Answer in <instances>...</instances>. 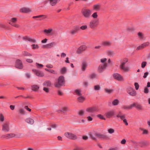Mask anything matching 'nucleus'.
<instances>
[{"label": "nucleus", "instance_id": "1", "mask_svg": "<svg viewBox=\"0 0 150 150\" xmlns=\"http://www.w3.org/2000/svg\"><path fill=\"white\" fill-rule=\"evenodd\" d=\"M128 61V59L127 58H124L121 61L120 67V69L124 72H128L130 70V67L128 66H125V64Z\"/></svg>", "mask_w": 150, "mask_h": 150}, {"label": "nucleus", "instance_id": "2", "mask_svg": "<svg viewBox=\"0 0 150 150\" xmlns=\"http://www.w3.org/2000/svg\"><path fill=\"white\" fill-rule=\"evenodd\" d=\"M65 83L64 77L63 76H60L55 84L56 87L59 88L64 85Z\"/></svg>", "mask_w": 150, "mask_h": 150}, {"label": "nucleus", "instance_id": "3", "mask_svg": "<svg viewBox=\"0 0 150 150\" xmlns=\"http://www.w3.org/2000/svg\"><path fill=\"white\" fill-rule=\"evenodd\" d=\"M82 13L84 17L86 19H89L91 17L92 11L89 9H83L82 11Z\"/></svg>", "mask_w": 150, "mask_h": 150}, {"label": "nucleus", "instance_id": "4", "mask_svg": "<svg viewBox=\"0 0 150 150\" xmlns=\"http://www.w3.org/2000/svg\"><path fill=\"white\" fill-rule=\"evenodd\" d=\"M65 136L68 139H76L77 138V136L74 134L66 132L64 133Z\"/></svg>", "mask_w": 150, "mask_h": 150}, {"label": "nucleus", "instance_id": "5", "mask_svg": "<svg viewBox=\"0 0 150 150\" xmlns=\"http://www.w3.org/2000/svg\"><path fill=\"white\" fill-rule=\"evenodd\" d=\"M86 111L87 113H93L95 112H98L99 109L97 107L94 106L87 108Z\"/></svg>", "mask_w": 150, "mask_h": 150}, {"label": "nucleus", "instance_id": "6", "mask_svg": "<svg viewBox=\"0 0 150 150\" xmlns=\"http://www.w3.org/2000/svg\"><path fill=\"white\" fill-rule=\"evenodd\" d=\"M98 20L94 19L91 21L89 24L90 28H93L96 27L99 23Z\"/></svg>", "mask_w": 150, "mask_h": 150}, {"label": "nucleus", "instance_id": "7", "mask_svg": "<svg viewBox=\"0 0 150 150\" xmlns=\"http://www.w3.org/2000/svg\"><path fill=\"white\" fill-rule=\"evenodd\" d=\"M115 114V112L114 110H112L106 112L105 113V115L108 118H110L114 116Z\"/></svg>", "mask_w": 150, "mask_h": 150}, {"label": "nucleus", "instance_id": "8", "mask_svg": "<svg viewBox=\"0 0 150 150\" xmlns=\"http://www.w3.org/2000/svg\"><path fill=\"white\" fill-rule=\"evenodd\" d=\"M2 130L5 132H8L10 131L9 124L8 122L4 123L2 125Z\"/></svg>", "mask_w": 150, "mask_h": 150}, {"label": "nucleus", "instance_id": "9", "mask_svg": "<svg viewBox=\"0 0 150 150\" xmlns=\"http://www.w3.org/2000/svg\"><path fill=\"white\" fill-rule=\"evenodd\" d=\"M127 90L128 93L132 96H135L136 95V92L133 88L128 87L127 88Z\"/></svg>", "mask_w": 150, "mask_h": 150}, {"label": "nucleus", "instance_id": "10", "mask_svg": "<svg viewBox=\"0 0 150 150\" xmlns=\"http://www.w3.org/2000/svg\"><path fill=\"white\" fill-rule=\"evenodd\" d=\"M113 76L114 79L118 81H124L125 79L123 77L118 73H115L113 74Z\"/></svg>", "mask_w": 150, "mask_h": 150}, {"label": "nucleus", "instance_id": "11", "mask_svg": "<svg viewBox=\"0 0 150 150\" xmlns=\"http://www.w3.org/2000/svg\"><path fill=\"white\" fill-rule=\"evenodd\" d=\"M79 30V26H76L73 29L70 31L69 33L71 35H74L76 34Z\"/></svg>", "mask_w": 150, "mask_h": 150}, {"label": "nucleus", "instance_id": "12", "mask_svg": "<svg viewBox=\"0 0 150 150\" xmlns=\"http://www.w3.org/2000/svg\"><path fill=\"white\" fill-rule=\"evenodd\" d=\"M32 71L36 76H38L43 77L44 75L43 72L38 70L34 69H33Z\"/></svg>", "mask_w": 150, "mask_h": 150}, {"label": "nucleus", "instance_id": "13", "mask_svg": "<svg viewBox=\"0 0 150 150\" xmlns=\"http://www.w3.org/2000/svg\"><path fill=\"white\" fill-rule=\"evenodd\" d=\"M17 21V18H11V19L9 23V24L15 27L18 28L19 26V25L18 24L16 23V22Z\"/></svg>", "mask_w": 150, "mask_h": 150}, {"label": "nucleus", "instance_id": "14", "mask_svg": "<svg viewBox=\"0 0 150 150\" xmlns=\"http://www.w3.org/2000/svg\"><path fill=\"white\" fill-rule=\"evenodd\" d=\"M16 67L19 69H21L23 67L22 62L19 59L16 60L15 64Z\"/></svg>", "mask_w": 150, "mask_h": 150}, {"label": "nucleus", "instance_id": "15", "mask_svg": "<svg viewBox=\"0 0 150 150\" xmlns=\"http://www.w3.org/2000/svg\"><path fill=\"white\" fill-rule=\"evenodd\" d=\"M107 67V64H106L100 65L98 68V71L100 73L102 72Z\"/></svg>", "mask_w": 150, "mask_h": 150}, {"label": "nucleus", "instance_id": "16", "mask_svg": "<svg viewBox=\"0 0 150 150\" xmlns=\"http://www.w3.org/2000/svg\"><path fill=\"white\" fill-rule=\"evenodd\" d=\"M119 103V100L117 99H115L112 103L111 102H108V105L109 106H111L112 105L113 106H116L118 105Z\"/></svg>", "mask_w": 150, "mask_h": 150}, {"label": "nucleus", "instance_id": "17", "mask_svg": "<svg viewBox=\"0 0 150 150\" xmlns=\"http://www.w3.org/2000/svg\"><path fill=\"white\" fill-rule=\"evenodd\" d=\"M20 11L22 13H27L31 12L32 10L29 8L24 7L21 8Z\"/></svg>", "mask_w": 150, "mask_h": 150}, {"label": "nucleus", "instance_id": "18", "mask_svg": "<svg viewBox=\"0 0 150 150\" xmlns=\"http://www.w3.org/2000/svg\"><path fill=\"white\" fill-rule=\"evenodd\" d=\"M86 48L85 45H82L77 50V53L79 54H80L82 51L85 50Z\"/></svg>", "mask_w": 150, "mask_h": 150}, {"label": "nucleus", "instance_id": "19", "mask_svg": "<svg viewBox=\"0 0 150 150\" xmlns=\"http://www.w3.org/2000/svg\"><path fill=\"white\" fill-rule=\"evenodd\" d=\"M88 64L86 62H83L81 64V70L83 71H84L87 68Z\"/></svg>", "mask_w": 150, "mask_h": 150}, {"label": "nucleus", "instance_id": "20", "mask_svg": "<svg viewBox=\"0 0 150 150\" xmlns=\"http://www.w3.org/2000/svg\"><path fill=\"white\" fill-rule=\"evenodd\" d=\"M23 39L27 41H28L33 43H36V42L35 39L32 38H30L28 37H24Z\"/></svg>", "mask_w": 150, "mask_h": 150}, {"label": "nucleus", "instance_id": "21", "mask_svg": "<svg viewBox=\"0 0 150 150\" xmlns=\"http://www.w3.org/2000/svg\"><path fill=\"white\" fill-rule=\"evenodd\" d=\"M15 134H13V133L3 135L2 136V137L9 139V138H12L13 137H15Z\"/></svg>", "mask_w": 150, "mask_h": 150}, {"label": "nucleus", "instance_id": "22", "mask_svg": "<svg viewBox=\"0 0 150 150\" xmlns=\"http://www.w3.org/2000/svg\"><path fill=\"white\" fill-rule=\"evenodd\" d=\"M97 139L105 138L107 137V136L103 134L96 132V134Z\"/></svg>", "mask_w": 150, "mask_h": 150}, {"label": "nucleus", "instance_id": "23", "mask_svg": "<svg viewBox=\"0 0 150 150\" xmlns=\"http://www.w3.org/2000/svg\"><path fill=\"white\" fill-rule=\"evenodd\" d=\"M52 6H55L57 3L58 0H47Z\"/></svg>", "mask_w": 150, "mask_h": 150}, {"label": "nucleus", "instance_id": "24", "mask_svg": "<svg viewBox=\"0 0 150 150\" xmlns=\"http://www.w3.org/2000/svg\"><path fill=\"white\" fill-rule=\"evenodd\" d=\"M40 88L39 86L37 85H34L31 86V89L34 91L37 92Z\"/></svg>", "mask_w": 150, "mask_h": 150}, {"label": "nucleus", "instance_id": "25", "mask_svg": "<svg viewBox=\"0 0 150 150\" xmlns=\"http://www.w3.org/2000/svg\"><path fill=\"white\" fill-rule=\"evenodd\" d=\"M51 82L50 81L47 80L45 81L42 84L43 86L45 87H50L51 85Z\"/></svg>", "mask_w": 150, "mask_h": 150}, {"label": "nucleus", "instance_id": "26", "mask_svg": "<svg viewBox=\"0 0 150 150\" xmlns=\"http://www.w3.org/2000/svg\"><path fill=\"white\" fill-rule=\"evenodd\" d=\"M74 94L78 97L82 95L81 91V89H76L74 90Z\"/></svg>", "mask_w": 150, "mask_h": 150}, {"label": "nucleus", "instance_id": "27", "mask_svg": "<svg viewBox=\"0 0 150 150\" xmlns=\"http://www.w3.org/2000/svg\"><path fill=\"white\" fill-rule=\"evenodd\" d=\"M25 121L27 123L31 125L33 124L34 123V120L31 118H28L25 120Z\"/></svg>", "mask_w": 150, "mask_h": 150}, {"label": "nucleus", "instance_id": "28", "mask_svg": "<svg viewBox=\"0 0 150 150\" xmlns=\"http://www.w3.org/2000/svg\"><path fill=\"white\" fill-rule=\"evenodd\" d=\"M85 98L82 95L78 97L77 100L80 103H82L85 100Z\"/></svg>", "mask_w": 150, "mask_h": 150}, {"label": "nucleus", "instance_id": "29", "mask_svg": "<svg viewBox=\"0 0 150 150\" xmlns=\"http://www.w3.org/2000/svg\"><path fill=\"white\" fill-rule=\"evenodd\" d=\"M52 31V29L51 28L48 29H45L44 30V32L45 34L47 35H49L51 34V32Z\"/></svg>", "mask_w": 150, "mask_h": 150}, {"label": "nucleus", "instance_id": "30", "mask_svg": "<svg viewBox=\"0 0 150 150\" xmlns=\"http://www.w3.org/2000/svg\"><path fill=\"white\" fill-rule=\"evenodd\" d=\"M56 43L54 42H52L50 43L47 44V48H50L56 45Z\"/></svg>", "mask_w": 150, "mask_h": 150}, {"label": "nucleus", "instance_id": "31", "mask_svg": "<svg viewBox=\"0 0 150 150\" xmlns=\"http://www.w3.org/2000/svg\"><path fill=\"white\" fill-rule=\"evenodd\" d=\"M60 111L64 113H65L67 112L68 111L67 108V107H64L61 108Z\"/></svg>", "mask_w": 150, "mask_h": 150}, {"label": "nucleus", "instance_id": "32", "mask_svg": "<svg viewBox=\"0 0 150 150\" xmlns=\"http://www.w3.org/2000/svg\"><path fill=\"white\" fill-rule=\"evenodd\" d=\"M89 77L91 79L98 78L97 75L95 73H92L91 74L89 75Z\"/></svg>", "mask_w": 150, "mask_h": 150}, {"label": "nucleus", "instance_id": "33", "mask_svg": "<svg viewBox=\"0 0 150 150\" xmlns=\"http://www.w3.org/2000/svg\"><path fill=\"white\" fill-rule=\"evenodd\" d=\"M22 55L23 56H31L32 54L27 52L24 51L22 52Z\"/></svg>", "mask_w": 150, "mask_h": 150}, {"label": "nucleus", "instance_id": "34", "mask_svg": "<svg viewBox=\"0 0 150 150\" xmlns=\"http://www.w3.org/2000/svg\"><path fill=\"white\" fill-rule=\"evenodd\" d=\"M18 112V113L21 115H24L26 113L25 110L23 109L22 108L20 109Z\"/></svg>", "mask_w": 150, "mask_h": 150}, {"label": "nucleus", "instance_id": "35", "mask_svg": "<svg viewBox=\"0 0 150 150\" xmlns=\"http://www.w3.org/2000/svg\"><path fill=\"white\" fill-rule=\"evenodd\" d=\"M42 18V19H40V20H41L42 19L45 18H46V17L45 15H39V16H34L33 17V18Z\"/></svg>", "mask_w": 150, "mask_h": 150}, {"label": "nucleus", "instance_id": "36", "mask_svg": "<svg viewBox=\"0 0 150 150\" xmlns=\"http://www.w3.org/2000/svg\"><path fill=\"white\" fill-rule=\"evenodd\" d=\"M96 132L91 134L90 135V136L91 138L93 140H96L97 138H96Z\"/></svg>", "mask_w": 150, "mask_h": 150}, {"label": "nucleus", "instance_id": "37", "mask_svg": "<svg viewBox=\"0 0 150 150\" xmlns=\"http://www.w3.org/2000/svg\"><path fill=\"white\" fill-rule=\"evenodd\" d=\"M100 89V87L99 85H95L94 86V89L96 91H98Z\"/></svg>", "mask_w": 150, "mask_h": 150}, {"label": "nucleus", "instance_id": "38", "mask_svg": "<svg viewBox=\"0 0 150 150\" xmlns=\"http://www.w3.org/2000/svg\"><path fill=\"white\" fill-rule=\"evenodd\" d=\"M117 117H118L120 118L121 120H123L124 119H125V115H120V112H119V114L117 115Z\"/></svg>", "mask_w": 150, "mask_h": 150}, {"label": "nucleus", "instance_id": "39", "mask_svg": "<svg viewBox=\"0 0 150 150\" xmlns=\"http://www.w3.org/2000/svg\"><path fill=\"white\" fill-rule=\"evenodd\" d=\"M111 44V43L110 41H106L103 42L102 45L105 46H108L110 45Z\"/></svg>", "mask_w": 150, "mask_h": 150}, {"label": "nucleus", "instance_id": "40", "mask_svg": "<svg viewBox=\"0 0 150 150\" xmlns=\"http://www.w3.org/2000/svg\"><path fill=\"white\" fill-rule=\"evenodd\" d=\"M60 71L62 74H64L66 72L67 69L65 67L62 68L60 69Z\"/></svg>", "mask_w": 150, "mask_h": 150}, {"label": "nucleus", "instance_id": "41", "mask_svg": "<svg viewBox=\"0 0 150 150\" xmlns=\"http://www.w3.org/2000/svg\"><path fill=\"white\" fill-rule=\"evenodd\" d=\"M107 54L108 55L110 56H113L114 54V52L110 50H109L107 51Z\"/></svg>", "mask_w": 150, "mask_h": 150}, {"label": "nucleus", "instance_id": "42", "mask_svg": "<svg viewBox=\"0 0 150 150\" xmlns=\"http://www.w3.org/2000/svg\"><path fill=\"white\" fill-rule=\"evenodd\" d=\"M122 109L125 110H129L131 109L130 105H124L122 106Z\"/></svg>", "mask_w": 150, "mask_h": 150}, {"label": "nucleus", "instance_id": "43", "mask_svg": "<svg viewBox=\"0 0 150 150\" xmlns=\"http://www.w3.org/2000/svg\"><path fill=\"white\" fill-rule=\"evenodd\" d=\"M96 116L97 117L101 120H105V118L101 114H98Z\"/></svg>", "mask_w": 150, "mask_h": 150}, {"label": "nucleus", "instance_id": "44", "mask_svg": "<svg viewBox=\"0 0 150 150\" xmlns=\"http://www.w3.org/2000/svg\"><path fill=\"white\" fill-rule=\"evenodd\" d=\"M100 5L98 4H96L94 6L93 8L94 9L98 11L99 9Z\"/></svg>", "mask_w": 150, "mask_h": 150}, {"label": "nucleus", "instance_id": "45", "mask_svg": "<svg viewBox=\"0 0 150 150\" xmlns=\"http://www.w3.org/2000/svg\"><path fill=\"white\" fill-rule=\"evenodd\" d=\"M91 16L94 19L97 18L98 17L97 13L94 12L92 15H91Z\"/></svg>", "mask_w": 150, "mask_h": 150}, {"label": "nucleus", "instance_id": "46", "mask_svg": "<svg viewBox=\"0 0 150 150\" xmlns=\"http://www.w3.org/2000/svg\"><path fill=\"white\" fill-rule=\"evenodd\" d=\"M105 91L106 93L110 94L112 92V90L108 88H105Z\"/></svg>", "mask_w": 150, "mask_h": 150}, {"label": "nucleus", "instance_id": "47", "mask_svg": "<svg viewBox=\"0 0 150 150\" xmlns=\"http://www.w3.org/2000/svg\"><path fill=\"white\" fill-rule=\"evenodd\" d=\"M32 48L34 49H38L39 47V46L37 44H33L32 45Z\"/></svg>", "mask_w": 150, "mask_h": 150}, {"label": "nucleus", "instance_id": "48", "mask_svg": "<svg viewBox=\"0 0 150 150\" xmlns=\"http://www.w3.org/2000/svg\"><path fill=\"white\" fill-rule=\"evenodd\" d=\"M84 111L83 110H79L78 112V115L80 116H83L84 114Z\"/></svg>", "mask_w": 150, "mask_h": 150}, {"label": "nucleus", "instance_id": "49", "mask_svg": "<svg viewBox=\"0 0 150 150\" xmlns=\"http://www.w3.org/2000/svg\"><path fill=\"white\" fill-rule=\"evenodd\" d=\"M87 26L86 25H83L79 27L80 30H84L87 28Z\"/></svg>", "mask_w": 150, "mask_h": 150}, {"label": "nucleus", "instance_id": "50", "mask_svg": "<svg viewBox=\"0 0 150 150\" xmlns=\"http://www.w3.org/2000/svg\"><path fill=\"white\" fill-rule=\"evenodd\" d=\"M92 116H93V115H92L91 116H88L87 117V119L88 121H92L93 120V118L92 117Z\"/></svg>", "mask_w": 150, "mask_h": 150}, {"label": "nucleus", "instance_id": "51", "mask_svg": "<svg viewBox=\"0 0 150 150\" xmlns=\"http://www.w3.org/2000/svg\"><path fill=\"white\" fill-rule=\"evenodd\" d=\"M4 120V115L2 114H0V121L2 122H3Z\"/></svg>", "mask_w": 150, "mask_h": 150}, {"label": "nucleus", "instance_id": "52", "mask_svg": "<svg viewBox=\"0 0 150 150\" xmlns=\"http://www.w3.org/2000/svg\"><path fill=\"white\" fill-rule=\"evenodd\" d=\"M138 36L139 38L140 39H143L144 36L143 34L140 32H139L138 33Z\"/></svg>", "mask_w": 150, "mask_h": 150}, {"label": "nucleus", "instance_id": "53", "mask_svg": "<svg viewBox=\"0 0 150 150\" xmlns=\"http://www.w3.org/2000/svg\"><path fill=\"white\" fill-rule=\"evenodd\" d=\"M114 130L112 128H110L108 130V132L110 134H112L114 132Z\"/></svg>", "mask_w": 150, "mask_h": 150}, {"label": "nucleus", "instance_id": "54", "mask_svg": "<svg viewBox=\"0 0 150 150\" xmlns=\"http://www.w3.org/2000/svg\"><path fill=\"white\" fill-rule=\"evenodd\" d=\"M36 65L38 68H41L43 67V66L42 64H39L38 63H36Z\"/></svg>", "mask_w": 150, "mask_h": 150}, {"label": "nucleus", "instance_id": "55", "mask_svg": "<svg viewBox=\"0 0 150 150\" xmlns=\"http://www.w3.org/2000/svg\"><path fill=\"white\" fill-rule=\"evenodd\" d=\"M134 86L135 87V89L136 90H138L139 87V85L137 83H134Z\"/></svg>", "mask_w": 150, "mask_h": 150}, {"label": "nucleus", "instance_id": "56", "mask_svg": "<svg viewBox=\"0 0 150 150\" xmlns=\"http://www.w3.org/2000/svg\"><path fill=\"white\" fill-rule=\"evenodd\" d=\"M49 72L54 74H57V72L53 69H50Z\"/></svg>", "mask_w": 150, "mask_h": 150}, {"label": "nucleus", "instance_id": "57", "mask_svg": "<svg viewBox=\"0 0 150 150\" xmlns=\"http://www.w3.org/2000/svg\"><path fill=\"white\" fill-rule=\"evenodd\" d=\"M136 108L138 109H142V106L141 105L137 103Z\"/></svg>", "mask_w": 150, "mask_h": 150}, {"label": "nucleus", "instance_id": "58", "mask_svg": "<svg viewBox=\"0 0 150 150\" xmlns=\"http://www.w3.org/2000/svg\"><path fill=\"white\" fill-rule=\"evenodd\" d=\"M149 45V43L148 42H147L145 43H144L142 44V46L143 48L148 46Z\"/></svg>", "mask_w": 150, "mask_h": 150}, {"label": "nucleus", "instance_id": "59", "mask_svg": "<svg viewBox=\"0 0 150 150\" xmlns=\"http://www.w3.org/2000/svg\"><path fill=\"white\" fill-rule=\"evenodd\" d=\"M146 64V62H143L141 64V67L142 68H144Z\"/></svg>", "mask_w": 150, "mask_h": 150}, {"label": "nucleus", "instance_id": "60", "mask_svg": "<svg viewBox=\"0 0 150 150\" xmlns=\"http://www.w3.org/2000/svg\"><path fill=\"white\" fill-rule=\"evenodd\" d=\"M127 30L129 32H131L134 30V28L132 27H129L127 28Z\"/></svg>", "mask_w": 150, "mask_h": 150}, {"label": "nucleus", "instance_id": "61", "mask_svg": "<svg viewBox=\"0 0 150 150\" xmlns=\"http://www.w3.org/2000/svg\"><path fill=\"white\" fill-rule=\"evenodd\" d=\"M46 67H47L50 69L52 68L53 67V65L50 64H47L46 65Z\"/></svg>", "mask_w": 150, "mask_h": 150}, {"label": "nucleus", "instance_id": "62", "mask_svg": "<svg viewBox=\"0 0 150 150\" xmlns=\"http://www.w3.org/2000/svg\"><path fill=\"white\" fill-rule=\"evenodd\" d=\"M107 61V59L106 58H103L100 59V62L102 63L105 64V62Z\"/></svg>", "mask_w": 150, "mask_h": 150}, {"label": "nucleus", "instance_id": "63", "mask_svg": "<svg viewBox=\"0 0 150 150\" xmlns=\"http://www.w3.org/2000/svg\"><path fill=\"white\" fill-rule=\"evenodd\" d=\"M43 90L46 93H48L49 91V89L48 88L45 87L43 88Z\"/></svg>", "mask_w": 150, "mask_h": 150}, {"label": "nucleus", "instance_id": "64", "mask_svg": "<svg viewBox=\"0 0 150 150\" xmlns=\"http://www.w3.org/2000/svg\"><path fill=\"white\" fill-rule=\"evenodd\" d=\"M108 150H119V149L117 147H115L114 148H110Z\"/></svg>", "mask_w": 150, "mask_h": 150}]
</instances>
